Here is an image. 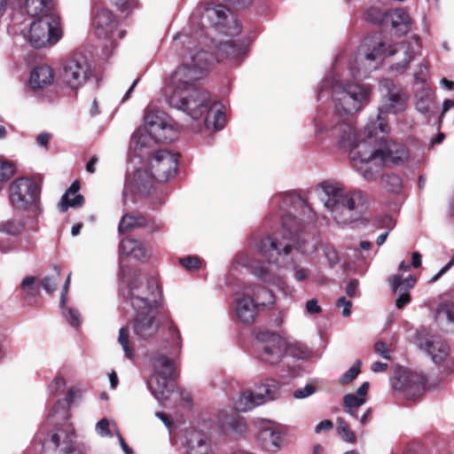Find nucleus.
I'll return each instance as SVG.
<instances>
[{
  "instance_id": "ddd939ff",
  "label": "nucleus",
  "mask_w": 454,
  "mask_h": 454,
  "mask_svg": "<svg viewBox=\"0 0 454 454\" xmlns=\"http://www.w3.org/2000/svg\"><path fill=\"white\" fill-rule=\"evenodd\" d=\"M129 289V299L134 310H158L160 307L162 294L156 278H134Z\"/></svg>"
},
{
  "instance_id": "6e6d98bb",
  "label": "nucleus",
  "mask_w": 454,
  "mask_h": 454,
  "mask_svg": "<svg viewBox=\"0 0 454 454\" xmlns=\"http://www.w3.org/2000/svg\"><path fill=\"white\" fill-rule=\"evenodd\" d=\"M67 319L72 326H79L80 320V313L77 309H68L67 313L66 314Z\"/></svg>"
},
{
  "instance_id": "a19ab883",
  "label": "nucleus",
  "mask_w": 454,
  "mask_h": 454,
  "mask_svg": "<svg viewBox=\"0 0 454 454\" xmlns=\"http://www.w3.org/2000/svg\"><path fill=\"white\" fill-rule=\"evenodd\" d=\"M26 11L30 16H39L51 13L48 12L49 2L47 0H26Z\"/></svg>"
},
{
  "instance_id": "bf43d9fd",
  "label": "nucleus",
  "mask_w": 454,
  "mask_h": 454,
  "mask_svg": "<svg viewBox=\"0 0 454 454\" xmlns=\"http://www.w3.org/2000/svg\"><path fill=\"white\" fill-rule=\"evenodd\" d=\"M336 306L338 308H343L342 316L348 317L351 313L350 308L352 306V302L346 299V297L342 296L337 300Z\"/></svg>"
},
{
  "instance_id": "864d4df0",
  "label": "nucleus",
  "mask_w": 454,
  "mask_h": 454,
  "mask_svg": "<svg viewBox=\"0 0 454 454\" xmlns=\"http://www.w3.org/2000/svg\"><path fill=\"white\" fill-rule=\"evenodd\" d=\"M58 283L53 277H45L42 279L40 288L43 287L48 294H52L57 290Z\"/></svg>"
},
{
  "instance_id": "f704fd0d",
  "label": "nucleus",
  "mask_w": 454,
  "mask_h": 454,
  "mask_svg": "<svg viewBox=\"0 0 454 454\" xmlns=\"http://www.w3.org/2000/svg\"><path fill=\"white\" fill-rule=\"evenodd\" d=\"M416 98L417 110L422 114H428L431 111L434 101V97L431 90L428 88H423L417 93Z\"/></svg>"
},
{
  "instance_id": "c03bdc74",
  "label": "nucleus",
  "mask_w": 454,
  "mask_h": 454,
  "mask_svg": "<svg viewBox=\"0 0 454 454\" xmlns=\"http://www.w3.org/2000/svg\"><path fill=\"white\" fill-rule=\"evenodd\" d=\"M362 361L357 359L355 364L339 379V383L342 386L348 385L356 379L361 372Z\"/></svg>"
},
{
  "instance_id": "72a5a7b5",
  "label": "nucleus",
  "mask_w": 454,
  "mask_h": 454,
  "mask_svg": "<svg viewBox=\"0 0 454 454\" xmlns=\"http://www.w3.org/2000/svg\"><path fill=\"white\" fill-rule=\"evenodd\" d=\"M218 51L224 58L239 59L245 54L246 48L234 41H227L219 45Z\"/></svg>"
},
{
  "instance_id": "dca6fc26",
  "label": "nucleus",
  "mask_w": 454,
  "mask_h": 454,
  "mask_svg": "<svg viewBox=\"0 0 454 454\" xmlns=\"http://www.w3.org/2000/svg\"><path fill=\"white\" fill-rule=\"evenodd\" d=\"M256 351L262 362L276 364L286 351V341L278 333L261 332L257 334Z\"/></svg>"
},
{
  "instance_id": "5701e85b",
  "label": "nucleus",
  "mask_w": 454,
  "mask_h": 454,
  "mask_svg": "<svg viewBox=\"0 0 454 454\" xmlns=\"http://www.w3.org/2000/svg\"><path fill=\"white\" fill-rule=\"evenodd\" d=\"M382 20L390 25L395 33L405 35L411 29V19L409 13L402 8H397L384 14Z\"/></svg>"
},
{
  "instance_id": "412c9836",
  "label": "nucleus",
  "mask_w": 454,
  "mask_h": 454,
  "mask_svg": "<svg viewBox=\"0 0 454 454\" xmlns=\"http://www.w3.org/2000/svg\"><path fill=\"white\" fill-rule=\"evenodd\" d=\"M157 311L149 309L135 310V317L129 325L138 339L148 340L156 335L159 330V325L155 321Z\"/></svg>"
},
{
  "instance_id": "e433bc0d",
  "label": "nucleus",
  "mask_w": 454,
  "mask_h": 454,
  "mask_svg": "<svg viewBox=\"0 0 454 454\" xmlns=\"http://www.w3.org/2000/svg\"><path fill=\"white\" fill-rule=\"evenodd\" d=\"M380 186L387 192L399 193L403 190V181L396 174H385L380 178Z\"/></svg>"
},
{
  "instance_id": "4468645a",
  "label": "nucleus",
  "mask_w": 454,
  "mask_h": 454,
  "mask_svg": "<svg viewBox=\"0 0 454 454\" xmlns=\"http://www.w3.org/2000/svg\"><path fill=\"white\" fill-rule=\"evenodd\" d=\"M153 365L156 372L154 377L148 381V386L157 400H166L174 391L173 385L169 381L177 377L176 361L166 355L157 354L153 357Z\"/></svg>"
},
{
  "instance_id": "a878e982",
  "label": "nucleus",
  "mask_w": 454,
  "mask_h": 454,
  "mask_svg": "<svg viewBox=\"0 0 454 454\" xmlns=\"http://www.w3.org/2000/svg\"><path fill=\"white\" fill-rule=\"evenodd\" d=\"M258 440L265 450L277 452L282 447L284 435L275 427H265L260 431Z\"/></svg>"
},
{
  "instance_id": "0e129e2a",
  "label": "nucleus",
  "mask_w": 454,
  "mask_h": 454,
  "mask_svg": "<svg viewBox=\"0 0 454 454\" xmlns=\"http://www.w3.org/2000/svg\"><path fill=\"white\" fill-rule=\"evenodd\" d=\"M333 427V423L330 419H324L316 426L315 432L317 434H320L323 431L328 432L332 430Z\"/></svg>"
},
{
  "instance_id": "393cba45",
  "label": "nucleus",
  "mask_w": 454,
  "mask_h": 454,
  "mask_svg": "<svg viewBox=\"0 0 454 454\" xmlns=\"http://www.w3.org/2000/svg\"><path fill=\"white\" fill-rule=\"evenodd\" d=\"M188 454H214L207 436L198 431L189 433L185 443Z\"/></svg>"
},
{
  "instance_id": "39448f33",
  "label": "nucleus",
  "mask_w": 454,
  "mask_h": 454,
  "mask_svg": "<svg viewBox=\"0 0 454 454\" xmlns=\"http://www.w3.org/2000/svg\"><path fill=\"white\" fill-rule=\"evenodd\" d=\"M145 128L137 129L131 137L130 151L136 157L149 156L157 143H170L178 136L174 121L164 112L149 109Z\"/></svg>"
},
{
  "instance_id": "20e7f679",
  "label": "nucleus",
  "mask_w": 454,
  "mask_h": 454,
  "mask_svg": "<svg viewBox=\"0 0 454 454\" xmlns=\"http://www.w3.org/2000/svg\"><path fill=\"white\" fill-rule=\"evenodd\" d=\"M169 105L185 112L193 120H202L208 129L221 130L226 123L223 106L219 102H212L208 91L194 88L180 94H170L168 98Z\"/></svg>"
},
{
  "instance_id": "6ab92c4d",
  "label": "nucleus",
  "mask_w": 454,
  "mask_h": 454,
  "mask_svg": "<svg viewBox=\"0 0 454 454\" xmlns=\"http://www.w3.org/2000/svg\"><path fill=\"white\" fill-rule=\"evenodd\" d=\"M394 389L403 393L410 400H416L425 391L427 378L420 373L410 371L399 372L391 380Z\"/></svg>"
},
{
  "instance_id": "cd10ccee",
  "label": "nucleus",
  "mask_w": 454,
  "mask_h": 454,
  "mask_svg": "<svg viewBox=\"0 0 454 454\" xmlns=\"http://www.w3.org/2000/svg\"><path fill=\"white\" fill-rule=\"evenodd\" d=\"M79 190L80 184L74 181L62 195L58 204L59 211L66 212L69 207H78L83 205L84 198L78 192Z\"/></svg>"
},
{
  "instance_id": "ea45409f",
  "label": "nucleus",
  "mask_w": 454,
  "mask_h": 454,
  "mask_svg": "<svg viewBox=\"0 0 454 454\" xmlns=\"http://www.w3.org/2000/svg\"><path fill=\"white\" fill-rule=\"evenodd\" d=\"M118 342L121 346L126 357L131 359L135 355V348L130 340L129 326L121 327L119 331Z\"/></svg>"
},
{
  "instance_id": "e2e57ef3",
  "label": "nucleus",
  "mask_w": 454,
  "mask_h": 454,
  "mask_svg": "<svg viewBox=\"0 0 454 454\" xmlns=\"http://www.w3.org/2000/svg\"><path fill=\"white\" fill-rule=\"evenodd\" d=\"M359 286V282L356 278H352L348 283V286L346 287V294L348 297L353 298L356 296L357 288Z\"/></svg>"
},
{
  "instance_id": "603ef678",
  "label": "nucleus",
  "mask_w": 454,
  "mask_h": 454,
  "mask_svg": "<svg viewBox=\"0 0 454 454\" xmlns=\"http://www.w3.org/2000/svg\"><path fill=\"white\" fill-rule=\"evenodd\" d=\"M324 253L328 261L330 268L335 267L340 262L339 254L334 247H325Z\"/></svg>"
},
{
  "instance_id": "1a4fd4ad",
  "label": "nucleus",
  "mask_w": 454,
  "mask_h": 454,
  "mask_svg": "<svg viewBox=\"0 0 454 454\" xmlns=\"http://www.w3.org/2000/svg\"><path fill=\"white\" fill-rule=\"evenodd\" d=\"M136 158L149 161L151 173L149 174L142 168H137L133 177L128 180L125 190L130 189L133 192L146 195L153 187V179L165 182L176 173L177 156L168 150H156V145L153 146V151L149 156L136 157L132 153V161Z\"/></svg>"
},
{
  "instance_id": "4c0bfd02",
  "label": "nucleus",
  "mask_w": 454,
  "mask_h": 454,
  "mask_svg": "<svg viewBox=\"0 0 454 454\" xmlns=\"http://www.w3.org/2000/svg\"><path fill=\"white\" fill-rule=\"evenodd\" d=\"M395 293L408 292L416 283V278L412 275H409L406 278H403L402 275H393L388 278Z\"/></svg>"
},
{
  "instance_id": "de8ad7c7",
  "label": "nucleus",
  "mask_w": 454,
  "mask_h": 454,
  "mask_svg": "<svg viewBox=\"0 0 454 454\" xmlns=\"http://www.w3.org/2000/svg\"><path fill=\"white\" fill-rule=\"evenodd\" d=\"M179 263L187 270H197L201 266V260L196 255L179 258Z\"/></svg>"
},
{
  "instance_id": "423d86ee",
  "label": "nucleus",
  "mask_w": 454,
  "mask_h": 454,
  "mask_svg": "<svg viewBox=\"0 0 454 454\" xmlns=\"http://www.w3.org/2000/svg\"><path fill=\"white\" fill-rule=\"evenodd\" d=\"M181 45L190 51L188 56H184V63L173 73L167 90V96L189 91L195 87V82L202 79L208 70L209 54L207 51L193 53V42L186 35L174 36L173 49L179 50Z\"/></svg>"
},
{
  "instance_id": "680f3d73",
  "label": "nucleus",
  "mask_w": 454,
  "mask_h": 454,
  "mask_svg": "<svg viewBox=\"0 0 454 454\" xmlns=\"http://www.w3.org/2000/svg\"><path fill=\"white\" fill-rule=\"evenodd\" d=\"M411 301V295L408 292L399 293V296L395 301V306L397 309H402L410 303Z\"/></svg>"
},
{
  "instance_id": "7ed1b4c3",
  "label": "nucleus",
  "mask_w": 454,
  "mask_h": 454,
  "mask_svg": "<svg viewBox=\"0 0 454 454\" xmlns=\"http://www.w3.org/2000/svg\"><path fill=\"white\" fill-rule=\"evenodd\" d=\"M377 129L371 147L361 145V148L352 153V167L366 181L376 180L382 167L400 165L410 158L409 149L395 141L379 136Z\"/></svg>"
},
{
  "instance_id": "2eb2a0df",
  "label": "nucleus",
  "mask_w": 454,
  "mask_h": 454,
  "mask_svg": "<svg viewBox=\"0 0 454 454\" xmlns=\"http://www.w3.org/2000/svg\"><path fill=\"white\" fill-rule=\"evenodd\" d=\"M91 73L87 58L82 53H74L63 62L60 79L70 89L77 90L86 83Z\"/></svg>"
},
{
  "instance_id": "052dcab7",
  "label": "nucleus",
  "mask_w": 454,
  "mask_h": 454,
  "mask_svg": "<svg viewBox=\"0 0 454 454\" xmlns=\"http://www.w3.org/2000/svg\"><path fill=\"white\" fill-rule=\"evenodd\" d=\"M97 431L102 436L112 435L109 429V421L106 419H102L97 423Z\"/></svg>"
},
{
  "instance_id": "f257e3e1",
  "label": "nucleus",
  "mask_w": 454,
  "mask_h": 454,
  "mask_svg": "<svg viewBox=\"0 0 454 454\" xmlns=\"http://www.w3.org/2000/svg\"><path fill=\"white\" fill-rule=\"evenodd\" d=\"M317 199L324 207L323 215L317 214L306 198L297 194L282 196V227L364 223L366 196L359 190L346 191L334 181H324L315 187Z\"/></svg>"
},
{
  "instance_id": "79ce46f5",
  "label": "nucleus",
  "mask_w": 454,
  "mask_h": 454,
  "mask_svg": "<svg viewBox=\"0 0 454 454\" xmlns=\"http://www.w3.org/2000/svg\"><path fill=\"white\" fill-rule=\"evenodd\" d=\"M35 277H26L21 282L20 288L25 292V299L34 298L40 294V285L35 284Z\"/></svg>"
},
{
  "instance_id": "6e6552de",
  "label": "nucleus",
  "mask_w": 454,
  "mask_h": 454,
  "mask_svg": "<svg viewBox=\"0 0 454 454\" xmlns=\"http://www.w3.org/2000/svg\"><path fill=\"white\" fill-rule=\"evenodd\" d=\"M331 90L336 117H347L364 109L371 101L372 88L370 84L342 82L331 76L318 87V98L325 90Z\"/></svg>"
},
{
  "instance_id": "9b49d317",
  "label": "nucleus",
  "mask_w": 454,
  "mask_h": 454,
  "mask_svg": "<svg viewBox=\"0 0 454 454\" xmlns=\"http://www.w3.org/2000/svg\"><path fill=\"white\" fill-rule=\"evenodd\" d=\"M62 35L60 18L51 12L42 15L31 23L27 38L34 48L42 49L56 44Z\"/></svg>"
},
{
  "instance_id": "b1692460",
  "label": "nucleus",
  "mask_w": 454,
  "mask_h": 454,
  "mask_svg": "<svg viewBox=\"0 0 454 454\" xmlns=\"http://www.w3.org/2000/svg\"><path fill=\"white\" fill-rule=\"evenodd\" d=\"M120 235L126 237L122 238L120 243V252L122 254L132 255L137 260L146 258V250L141 241L135 239L128 235V231L130 229H118Z\"/></svg>"
},
{
  "instance_id": "3c124183",
  "label": "nucleus",
  "mask_w": 454,
  "mask_h": 454,
  "mask_svg": "<svg viewBox=\"0 0 454 454\" xmlns=\"http://www.w3.org/2000/svg\"><path fill=\"white\" fill-rule=\"evenodd\" d=\"M15 173V166L11 162H0V182H5Z\"/></svg>"
},
{
  "instance_id": "4d7b16f0",
  "label": "nucleus",
  "mask_w": 454,
  "mask_h": 454,
  "mask_svg": "<svg viewBox=\"0 0 454 454\" xmlns=\"http://www.w3.org/2000/svg\"><path fill=\"white\" fill-rule=\"evenodd\" d=\"M20 4V0H0V17H3L8 10H12Z\"/></svg>"
},
{
  "instance_id": "2f4dec72",
  "label": "nucleus",
  "mask_w": 454,
  "mask_h": 454,
  "mask_svg": "<svg viewBox=\"0 0 454 454\" xmlns=\"http://www.w3.org/2000/svg\"><path fill=\"white\" fill-rule=\"evenodd\" d=\"M436 317L439 321L444 322L450 326V331L454 333V301H442L437 307Z\"/></svg>"
},
{
  "instance_id": "09e8293b",
  "label": "nucleus",
  "mask_w": 454,
  "mask_h": 454,
  "mask_svg": "<svg viewBox=\"0 0 454 454\" xmlns=\"http://www.w3.org/2000/svg\"><path fill=\"white\" fill-rule=\"evenodd\" d=\"M286 351L298 359H304L309 355L307 347L298 343L292 344L289 347L286 346Z\"/></svg>"
},
{
  "instance_id": "aec40b11",
  "label": "nucleus",
  "mask_w": 454,
  "mask_h": 454,
  "mask_svg": "<svg viewBox=\"0 0 454 454\" xmlns=\"http://www.w3.org/2000/svg\"><path fill=\"white\" fill-rule=\"evenodd\" d=\"M279 233L274 236H267L257 244L258 250L265 256L289 254L292 251L294 241L291 240L292 229H281Z\"/></svg>"
},
{
  "instance_id": "8fccbe9b",
  "label": "nucleus",
  "mask_w": 454,
  "mask_h": 454,
  "mask_svg": "<svg viewBox=\"0 0 454 454\" xmlns=\"http://www.w3.org/2000/svg\"><path fill=\"white\" fill-rule=\"evenodd\" d=\"M168 333L172 339L173 345H175L174 348L179 353L181 349V333L173 321L168 322Z\"/></svg>"
},
{
  "instance_id": "37998d69",
  "label": "nucleus",
  "mask_w": 454,
  "mask_h": 454,
  "mask_svg": "<svg viewBox=\"0 0 454 454\" xmlns=\"http://www.w3.org/2000/svg\"><path fill=\"white\" fill-rule=\"evenodd\" d=\"M337 434L341 439L348 443H355L356 442V435L353 432L347 421L343 418L337 419Z\"/></svg>"
},
{
  "instance_id": "9d476101",
  "label": "nucleus",
  "mask_w": 454,
  "mask_h": 454,
  "mask_svg": "<svg viewBox=\"0 0 454 454\" xmlns=\"http://www.w3.org/2000/svg\"><path fill=\"white\" fill-rule=\"evenodd\" d=\"M380 103L378 108L376 119H370L376 123L377 129L381 134H387L390 127L387 122L388 114H397L405 109V99L395 83L389 79H384L380 82Z\"/></svg>"
},
{
  "instance_id": "13d9d810",
  "label": "nucleus",
  "mask_w": 454,
  "mask_h": 454,
  "mask_svg": "<svg viewBox=\"0 0 454 454\" xmlns=\"http://www.w3.org/2000/svg\"><path fill=\"white\" fill-rule=\"evenodd\" d=\"M374 350L385 359H390L389 350L386 342L379 340L374 344Z\"/></svg>"
},
{
  "instance_id": "c9c22d12",
  "label": "nucleus",
  "mask_w": 454,
  "mask_h": 454,
  "mask_svg": "<svg viewBox=\"0 0 454 454\" xmlns=\"http://www.w3.org/2000/svg\"><path fill=\"white\" fill-rule=\"evenodd\" d=\"M152 224L151 220L137 212L127 213L121 217L118 227H145Z\"/></svg>"
},
{
  "instance_id": "c756f323",
  "label": "nucleus",
  "mask_w": 454,
  "mask_h": 454,
  "mask_svg": "<svg viewBox=\"0 0 454 454\" xmlns=\"http://www.w3.org/2000/svg\"><path fill=\"white\" fill-rule=\"evenodd\" d=\"M421 347L431 356L435 364H441L449 355V346L442 340H427Z\"/></svg>"
},
{
  "instance_id": "4be33fe9",
  "label": "nucleus",
  "mask_w": 454,
  "mask_h": 454,
  "mask_svg": "<svg viewBox=\"0 0 454 454\" xmlns=\"http://www.w3.org/2000/svg\"><path fill=\"white\" fill-rule=\"evenodd\" d=\"M74 438V432L60 429L51 435L49 442L54 447L55 454H87L85 444L76 442Z\"/></svg>"
},
{
  "instance_id": "473e14b6",
  "label": "nucleus",
  "mask_w": 454,
  "mask_h": 454,
  "mask_svg": "<svg viewBox=\"0 0 454 454\" xmlns=\"http://www.w3.org/2000/svg\"><path fill=\"white\" fill-rule=\"evenodd\" d=\"M252 299L259 309H264L274 303L273 293L262 286H254Z\"/></svg>"
},
{
  "instance_id": "49530a36",
  "label": "nucleus",
  "mask_w": 454,
  "mask_h": 454,
  "mask_svg": "<svg viewBox=\"0 0 454 454\" xmlns=\"http://www.w3.org/2000/svg\"><path fill=\"white\" fill-rule=\"evenodd\" d=\"M222 427L223 428L229 427L237 433L244 432L247 427L245 420L236 413H233L230 420L222 421Z\"/></svg>"
},
{
  "instance_id": "f03ea898",
  "label": "nucleus",
  "mask_w": 454,
  "mask_h": 454,
  "mask_svg": "<svg viewBox=\"0 0 454 454\" xmlns=\"http://www.w3.org/2000/svg\"><path fill=\"white\" fill-rule=\"evenodd\" d=\"M421 41L419 36L413 35L410 40L387 46L380 35L366 37L359 47L354 59L349 62V70L353 78L365 77L370 72L378 67L386 57L397 53L403 55L400 62L392 67L396 71L403 72L412 61L414 57L420 52Z\"/></svg>"
},
{
  "instance_id": "bb28decb",
  "label": "nucleus",
  "mask_w": 454,
  "mask_h": 454,
  "mask_svg": "<svg viewBox=\"0 0 454 454\" xmlns=\"http://www.w3.org/2000/svg\"><path fill=\"white\" fill-rule=\"evenodd\" d=\"M258 309L250 294H244L237 302V316L241 322L252 324L255 319Z\"/></svg>"
},
{
  "instance_id": "69168bd1",
  "label": "nucleus",
  "mask_w": 454,
  "mask_h": 454,
  "mask_svg": "<svg viewBox=\"0 0 454 454\" xmlns=\"http://www.w3.org/2000/svg\"><path fill=\"white\" fill-rule=\"evenodd\" d=\"M306 310L309 314H318L322 309L316 299H311L306 302Z\"/></svg>"
},
{
  "instance_id": "a18cd8bd",
  "label": "nucleus",
  "mask_w": 454,
  "mask_h": 454,
  "mask_svg": "<svg viewBox=\"0 0 454 454\" xmlns=\"http://www.w3.org/2000/svg\"><path fill=\"white\" fill-rule=\"evenodd\" d=\"M257 278L268 284L276 285L278 283V278L270 272L267 266L259 265L254 270Z\"/></svg>"
},
{
  "instance_id": "774afa93",
  "label": "nucleus",
  "mask_w": 454,
  "mask_h": 454,
  "mask_svg": "<svg viewBox=\"0 0 454 454\" xmlns=\"http://www.w3.org/2000/svg\"><path fill=\"white\" fill-rule=\"evenodd\" d=\"M380 227H393L396 224V221L390 215L382 217L379 222Z\"/></svg>"
},
{
  "instance_id": "c85d7f7f",
  "label": "nucleus",
  "mask_w": 454,
  "mask_h": 454,
  "mask_svg": "<svg viewBox=\"0 0 454 454\" xmlns=\"http://www.w3.org/2000/svg\"><path fill=\"white\" fill-rule=\"evenodd\" d=\"M53 79L52 68L47 65H41L32 70L29 83L34 89H41L51 85Z\"/></svg>"
},
{
  "instance_id": "a211bd4d",
  "label": "nucleus",
  "mask_w": 454,
  "mask_h": 454,
  "mask_svg": "<svg viewBox=\"0 0 454 454\" xmlns=\"http://www.w3.org/2000/svg\"><path fill=\"white\" fill-rule=\"evenodd\" d=\"M92 27L95 35L101 40L114 44L122 39L126 31L118 27V20L115 15L108 9H98L93 19Z\"/></svg>"
},
{
  "instance_id": "0eeeda50",
  "label": "nucleus",
  "mask_w": 454,
  "mask_h": 454,
  "mask_svg": "<svg viewBox=\"0 0 454 454\" xmlns=\"http://www.w3.org/2000/svg\"><path fill=\"white\" fill-rule=\"evenodd\" d=\"M344 117H336L333 114L317 115L314 121L317 135L327 134L338 139L340 146L348 151L352 162V153L360 151L361 145L371 147L374 135L377 134L376 123L367 122L364 131H357L352 125L343 121Z\"/></svg>"
},
{
  "instance_id": "5fc2aeb1",
  "label": "nucleus",
  "mask_w": 454,
  "mask_h": 454,
  "mask_svg": "<svg viewBox=\"0 0 454 454\" xmlns=\"http://www.w3.org/2000/svg\"><path fill=\"white\" fill-rule=\"evenodd\" d=\"M316 391V387L313 385H306L302 388H298L294 392V396L297 399L308 397Z\"/></svg>"
},
{
  "instance_id": "58836bf2",
  "label": "nucleus",
  "mask_w": 454,
  "mask_h": 454,
  "mask_svg": "<svg viewBox=\"0 0 454 454\" xmlns=\"http://www.w3.org/2000/svg\"><path fill=\"white\" fill-rule=\"evenodd\" d=\"M364 397H358L354 394H347L343 397V410L355 418H358L357 410L365 403Z\"/></svg>"
},
{
  "instance_id": "338daca9",
  "label": "nucleus",
  "mask_w": 454,
  "mask_h": 454,
  "mask_svg": "<svg viewBox=\"0 0 454 454\" xmlns=\"http://www.w3.org/2000/svg\"><path fill=\"white\" fill-rule=\"evenodd\" d=\"M454 265V255L451 257L450 262L442 270L434 275L429 281V283L436 282L443 274H445Z\"/></svg>"
},
{
  "instance_id": "f3484780",
  "label": "nucleus",
  "mask_w": 454,
  "mask_h": 454,
  "mask_svg": "<svg viewBox=\"0 0 454 454\" xmlns=\"http://www.w3.org/2000/svg\"><path fill=\"white\" fill-rule=\"evenodd\" d=\"M279 387L278 381L274 379H269L258 387L256 392L251 390L244 391L235 403L236 411H247L267 401L276 399Z\"/></svg>"
},
{
  "instance_id": "7c9ffc66",
  "label": "nucleus",
  "mask_w": 454,
  "mask_h": 454,
  "mask_svg": "<svg viewBox=\"0 0 454 454\" xmlns=\"http://www.w3.org/2000/svg\"><path fill=\"white\" fill-rule=\"evenodd\" d=\"M201 19L203 22H207L212 27H220L227 19V9L222 4L215 6L207 4L204 8Z\"/></svg>"
},
{
  "instance_id": "f8f14e48",
  "label": "nucleus",
  "mask_w": 454,
  "mask_h": 454,
  "mask_svg": "<svg viewBox=\"0 0 454 454\" xmlns=\"http://www.w3.org/2000/svg\"><path fill=\"white\" fill-rule=\"evenodd\" d=\"M40 190L33 178L19 177L9 186V200L17 210H29L35 215L42 212Z\"/></svg>"
}]
</instances>
